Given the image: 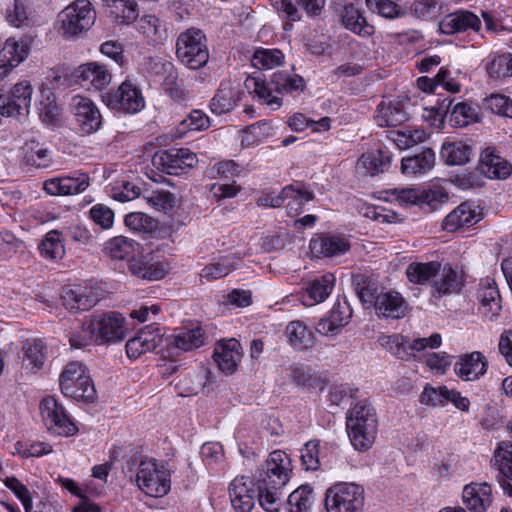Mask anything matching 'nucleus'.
<instances>
[{"mask_svg": "<svg viewBox=\"0 0 512 512\" xmlns=\"http://www.w3.org/2000/svg\"><path fill=\"white\" fill-rule=\"evenodd\" d=\"M124 223L131 231L143 237L151 236L158 230V221L142 212L127 214Z\"/></svg>", "mask_w": 512, "mask_h": 512, "instance_id": "nucleus-45", "label": "nucleus"}, {"mask_svg": "<svg viewBox=\"0 0 512 512\" xmlns=\"http://www.w3.org/2000/svg\"><path fill=\"white\" fill-rule=\"evenodd\" d=\"M374 308L378 316L399 319L405 315L407 303L399 292L381 291Z\"/></svg>", "mask_w": 512, "mask_h": 512, "instance_id": "nucleus-27", "label": "nucleus"}, {"mask_svg": "<svg viewBox=\"0 0 512 512\" xmlns=\"http://www.w3.org/2000/svg\"><path fill=\"white\" fill-rule=\"evenodd\" d=\"M434 164V151L430 148H425L418 154L403 158L401 170L404 174H424L430 171Z\"/></svg>", "mask_w": 512, "mask_h": 512, "instance_id": "nucleus-41", "label": "nucleus"}, {"mask_svg": "<svg viewBox=\"0 0 512 512\" xmlns=\"http://www.w3.org/2000/svg\"><path fill=\"white\" fill-rule=\"evenodd\" d=\"M41 254L49 259L61 258L64 253V245L62 244L60 232L52 230L48 232L39 245Z\"/></svg>", "mask_w": 512, "mask_h": 512, "instance_id": "nucleus-57", "label": "nucleus"}, {"mask_svg": "<svg viewBox=\"0 0 512 512\" xmlns=\"http://www.w3.org/2000/svg\"><path fill=\"white\" fill-rule=\"evenodd\" d=\"M341 21L346 29L361 35L370 36L374 32L373 26L369 25L359 9L354 5H346L341 13Z\"/></svg>", "mask_w": 512, "mask_h": 512, "instance_id": "nucleus-42", "label": "nucleus"}, {"mask_svg": "<svg viewBox=\"0 0 512 512\" xmlns=\"http://www.w3.org/2000/svg\"><path fill=\"white\" fill-rule=\"evenodd\" d=\"M363 505L364 489L355 483H337L326 491L327 512H362Z\"/></svg>", "mask_w": 512, "mask_h": 512, "instance_id": "nucleus-7", "label": "nucleus"}, {"mask_svg": "<svg viewBox=\"0 0 512 512\" xmlns=\"http://www.w3.org/2000/svg\"><path fill=\"white\" fill-rule=\"evenodd\" d=\"M452 99L446 98L438 106V113L447 116L450 112V123L453 126L464 127L479 121L478 108L468 103H457L450 111Z\"/></svg>", "mask_w": 512, "mask_h": 512, "instance_id": "nucleus-24", "label": "nucleus"}, {"mask_svg": "<svg viewBox=\"0 0 512 512\" xmlns=\"http://www.w3.org/2000/svg\"><path fill=\"white\" fill-rule=\"evenodd\" d=\"M472 148L462 141L447 142L442 145L440 156L450 166L464 165L470 161Z\"/></svg>", "mask_w": 512, "mask_h": 512, "instance_id": "nucleus-43", "label": "nucleus"}, {"mask_svg": "<svg viewBox=\"0 0 512 512\" xmlns=\"http://www.w3.org/2000/svg\"><path fill=\"white\" fill-rule=\"evenodd\" d=\"M106 13L118 24H129L138 17L137 3L134 0H103Z\"/></svg>", "mask_w": 512, "mask_h": 512, "instance_id": "nucleus-38", "label": "nucleus"}, {"mask_svg": "<svg viewBox=\"0 0 512 512\" xmlns=\"http://www.w3.org/2000/svg\"><path fill=\"white\" fill-rule=\"evenodd\" d=\"M28 54L29 45L26 41H17L14 38H9L5 41L0 52V61L11 72L28 57Z\"/></svg>", "mask_w": 512, "mask_h": 512, "instance_id": "nucleus-39", "label": "nucleus"}, {"mask_svg": "<svg viewBox=\"0 0 512 512\" xmlns=\"http://www.w3.org/2000/svg\"><path fill=\"white\" fill-rule=\"evenodd\" d=\"M248 87L253 86L254 93L260 98L266 101L267 105L271 106L272 109H278L281 106L280 98L273 96L272 92L275 91L273 85L270 82L261 81L259 78H251L248 80Z\"/></svg>", "mask_w": 512, "mask_h": 512, "instance_id": "nucleus-59", "label": "nucleus"}, {"mask_svg": "<svg viewBox=\"0 0 512 512\" xmlns=\"http://www.w3.org/2000/svg\"><path fill=\"white\" fill-rule=\"evenodd\" d=\"M488 72L494 78L512 76V54L507 53L495 57L488 67Z\"/></svg>", "mask_w": 512, "mask_h": 512, "instance_id": "nucleus-64", "label": "nucleus"}, {"mask_svg": "<svg viewBox=\"0 0 512 512\" xmlns=\"http://www.w3.org/2000/svg\"><path fill=\"white\" fill-rule=\"evenodd\" d=\"M464 286L463 274L461 271L455 270L451 265L441 264V268L437 276L432 282V290L438 297L458 293Z\"/></svg>", "mask_w": 512, "mask_h": 512, "instance_id": "nucleus-26", "label": "nucleus"}, {"mask_svg": "<svg viewBox=\"0 0 512 512\" xmlns=\"http://www.w3.org/2000/svg\"><path fill=\"white\" fill-rule=\"evenodd\" d=\"M205 336L201 327L182 329L174 335L169 344L182 350L191 351L204 345Z\"/></svg>", "mask_w": 512, "mask_h": 512, "instance_id": "nucleus-46", "label": "nucleus"}, {"mask_svg": "<svg viewBox=\"0 0 512 512\" xmlns=\"http://www.w3.org/2000/svg\"><path fill=\"white\" fill-rule=\"evenodd\" d=\"M292 472L287 454L281 450L270 453L264 465L254 475L260 506L267 512H277L281 506L280 490L288 483Z\"/></svg>", "mask_w": 512, "mask_h": 512, "instance_id": "nucleus-1", "label": "nucleus"}, {"mask_svg": "<svg viewBox=\"0 0 512 512\" xmlns=\"http://www.w3.org/2000/svg\"><path fill=\"white\" fill-rule=\"evenodd\" d=\"M399 149L404 150L423 143L427 134L422 129L392 130L387 135Z\"/></svg>", "mask_w": 512, "mask_h": 512, "instance_id": "nucleus-49", "label": "nucleus"}, {"mask_svg": "<svg viewBox=\"0 0 512 512\" xmlns=\"http://www.w3.org/2000/svg\"><path fill=\"white\" fill-rule=\"evenodd\" d=\"M4 484L21 501L25 512H36L33 510L31 493L24 484L16 477H7L4 480Z\"/></svg>", "mask_w": 512, "mask_h": 512, "instance_id": "nucleus-61", "label": "nucleus"}, {"mask_svg": "<svg viewBox=\"0 0 512 512\" xmlns=\"http://www.w3.org/2000/svg\"><path fill=\"white\" fill-rule=\"evenodd\" d=\"M236 268L232 257H223L218 261L206 265L200 274L201 278L207 281L223 278Z\"/></svg>", "mask_w": 512, "mask_h": 512, "instance_id": "nucleus-55", "label": "nucleus"}, {"mask_svg": "<svg viewBox=\"0 0 512 512\" xmlns=\"http://www.w3.org/2000/svg\"><path fill=\"white\" fill-rule=\"evenodd\" d=\"M485 106L494 114L512 118V100L504 95L492 94L485 99Z\"/></svg>", "mask_w": 512, "mask_h": 512, "instance_id": "nucleus-62", "label": "nucleus"}, {"mask_svg": "<svg viewBox=\"0 0 512 512\" xmlns=\"http://www.w3.org/2000/svg\"><path fill=\"white\" fill-rule=\"evenodd\" d=\"M481 220V213L469 203H461L443 220L442 227L448 232H454L463 227H469Z\"/></svg>", "mask_w": 512, "mask_h": 512, "instance_id": "nucleus-29", "label": "nucleus"}, {"mask_svg": "<svg viewBox=\"0 0 512 512\" xmlns=\"http://www.w3.org/2000/svg\"><path fill=\"white\" fill-rule=\"evenodd\" d=\"M283 59L284 55L278 49H258L254 52L251 63L257 69H273L279 66Z\"/></svg>", "mask_w": 512, "mask_h": 512, "instance_id": "nucleus-54", "label": "nucleus"}, {"mask_svg": "<svg viewBox=\"0 0 512 512\" xmlns=\"http://www.w3.org/2000/svg\"><path fill=\"white\" fill-rule=\"evenodd\" d=\"M33 87L29 81H21L16 83L9 92L3 93L7 95L18 109H21L25 115H28L32 101Z\"/></svg>", "mask_w": 512, "mask_h": 512, "instance_id": "nucleus-52", "label": "nucleus"}, {"mask_svg": "<svg viewBox=\"0 0 512 512\" xmlns=\"http://www.w3.org/2000/svg\"><path fill=\"white\" fill-rule=\"evenodd\" d=\"M198 162L195 153L186 148L161 150L154 154L153 165L162 172L178 175L193 168Z\"/></svg>", "mask_w": 512, "mask_h": 512, "instance_id": "nucleus-11", "label": "nucleus"}, {"mask_svg": "<svg viewBox=\"0 0 512 512\" xmlns=\"http://www.w3.org/2000/svg\"><path fill=\"white\" fill-rule=\"evenodd\" d=\"M39 409L42 421L50 432L64 437L73 436L78 432L65 408L54 397H45L40 402Z\"/></svg>", "mask_w": 512, "mask_h": 512, "instance_id": "nucleus-9", "label": "nucleus"}, {"mask_svg": "<svg viewBox=\"0 0 512 512\" xmlns=\"http://www.w3.org/2000/svg\"><path fill=\"white\" fill-rule=\"evenodd\" d=\"M240 101V92L237 86L230 81L221 82L217 92L211 99L210 109L216 115L232 111Z\"/></svg>", "mask_w": 512, "mask_h": 512, "instance_id": "nucleus-31", "label": "nucleus"}, {"mask_svg": "<svg viewBox=\"0 0 512 512\" xmlns=\"http://www.w3.org/2000/svg\"><path fill=\"white\" fill-rule=\"evenodd\" d=\"M366 4L385 18L394 19L406 14V10L392 0H366Z\"/></svg>", "mask_w": 512, "mask_h": 512, "instance_id": "nucleus-60", "label": "nucleus"}, {"mask_svg": "<svg viewBox=\"0 0 512 512\" xmlns=\"http://www.w3.org/2000/svg\"><path fill=\"white\" fill-rule=\"evenodd\" d=\"M86 329L96 338V344L116 343L125 338L124 317L115 311L95 312L86 317Z\"/></svg>", "mask_w": 512, "mask_h": 512, "instance_id": "nucleus-6", "label": "nucleus"}, {"mask_svg": "<svg viewBox=\"0 0 512 512\" xmlns=\"http://www.w3.org/2000/svg\"><path fill=\"white\" fill-rule=\"evenodd\" d=\"M95 18L96 13L88 0H76L59 14L61 30L66 37H74L88 30Z\"/></svg>", "mask_w": 512, "mask_h": 512, "instance_id": "nucleus-8", "label": "nucleus"}, {"mask_svg": "<svg viewBox=\"0 0 512 512\" xmlns=\"http://www.w3.org/2000/svg\"><path fill=\"white\" fill-rule=\"evenodd\" d=\"M441 263L437 261L430 262H412L406 269V276L410 283L416 285H426L434 281L439 273Z\"/></svg>", "mask_w": 512, "mask_h": 512, "instance_id": "nucleus-40", "label": "nucleus"}, {"mask_svg": "<svg viewBox=\"0 0 512 512\" xmlns=\"http://www.w3.org/2000/svg\"><path fill=\"white\" fill-rule=\"evenodd\" d=\"M350 249L349 241L338 235L319 234L310 241V250L317 257H335Z\"/></svg>", "mask_w": 512, "mask_h": 512, "instance_id": "nucleus-22", "label": "nucleus"}, {"mask_svg": "<svg viewBox=\"0 0 512 512\" xmlns=\"http://www.w3.org/2000/svg\"><path fill=\"white\" fill-rule=\"evenodd\" d=\"M229 496L236 512H250L255 505L256 492L246 476H238L229 485Z\"/></svg>", "mask_w": 512, "mask_h": 512, "instance_id": "nucleus-19", "label": "nucleus"}, {"mask_svg": "<svg viewBox=\"0 0 512 512\" xmlns=\"http://www.w3.org/2000/svg\"><path fill=\"white\" fill-rule=\"evenodd\" d=\"M353 285L362 304L374 307L380 294L376 283L370 278L358 274L353 277Z\"/></svg>", "mask_w": 512, "mask_h": 512, "instance_id": "nucleus-50", "label": "nucleus"}, {"mask_svg": "<svg viewBox=\"0 0 512 512\" xmlns=\"http://www.w3.org/2000/svg\"><path fill=\"white\" fill-rule=\"evenodd\" d=\"M59 384L62 393L75 400L92 403L97 397L94 383L81 362L72 361L66 364L60 374Z\"/></svg>", "mask_w": 512, "mask_h": 512, "instance_id": "nucleus-3", "label": "nucleus"}, {"mask_svg": "<svg viewBox=\"0 0 512 512\" xmlns=\"http://www.w3.org/2000/svg\"><path fill=\"white\" fill-rule=\"evenodd\" d=\"M209 126V117L200 110H194L180 122L179 130L184 133L186 131L204 130Z\"/></svg>", "mask_w": 512, "mask_h": 512, "instance_id": "nucleus-63", "label": "nucleus"}, {"mask_svg": "<svg viewBox=\"0 0 512 512\" xmlns=\"http://www.w3.org/2000/svg\"><path fill=\"white\" fill-rule=\"evenodd\" d=\"M138 243L124 236L110 239L105 244L106 253L115 260L132 259Z\"/></svg>", "mask_w": 512, "mask_h": 512, "instance_id": "nucleus-48", "label": "nucleus"}, {"mask_svg": "<svg viewBox=\"0 0 512 512\" xmlns=\"http://www.w3.org/2000/svg\"><path fill=\"white\" fill-rule=\"evenodd\" d=\"M477 297L482 305L483 314L490 320L499 315L501 310V297L496 283L491 279L481 281Z\"/></svg>", "mask_w": 512, "mask_h": 512, "instance_id": "nucleus-35", "label": "nucleus"}, {"mask_svg": "<svg viewBox=\"0 0 512 512\" xmlns=\"http://www.w3.org/2000/svg\"><path fill=\"white\" fill-rule=\"evenodd\" d=\"M168 264L155 259L151 254L132 257L129 271L132 275L149 281H157L165 277Z\"/></svg>", "mask_w": 512, "mask_h": 512, "instance_id": "nucleus-18", "label": "nucleus"}, {"mask_svg": "<svg viewBox=\"0 0 512 512\" xmlns=\"http://www.w3.org/2000/svg\"><path fill=\"white\" fill-rule=\"evenodd\" d=\"M313 502L312 489L300 486L288 497L289 512H307Z\"/></svg>", "mask_w": 512, "mask_h": 512, "instance_id": "nucleus-58", "label": "nucleus"}, {"mask_svg": "<svg viewBox=\"0 0 512 512\" xmlns=\"http://www.w3.org/2000/svg\"><path fill=\"white\" fill-rule=\"evenodd\" d=\"M102 98L109 108L127 114L137 113L145 106L141 91L130 80L122 82L116 91L105 93Z\"/></svg>", "mask_w": 512, "mask_h": 512, "instance_id": "nucleus-10", "label": "nucleus"}, {"mask_svg": "<svg viewBox=\"0 0 512 512\" xmlns=\"http://www.w3.org/2000/svg\"><path fill=\"white\" fill-rule=\"evenodd\" d=\"M391 153L387 149L364 153L357 162V170L370 176L387 171L391 164Z\"/></svg>", "mask_w": 512, "mask_h": 512, "instance_id": "nucleus-33", "label": "nucleus"}, {"mask_svg": "<svg viewBox=\"0 0 512 512\" xmlns=\"http://www.w3.org/2000/svg\"><path fill=\"white\" fill-rule=\"evenodd\" d=\"M104 296L103 289L96 286H65L61 291L63 306L72 311H86L94 307Z\"/></svg>", "mask_w": 512, "mask_h": 512, "instance_id": "nucleus-12", "label": "nucleus"}, {"mask_svg": "<svg viewBox=\"0 0 512 512\" xmlns=\"http://www.w3.org/2000/svg\"><path fill=\"white\" fill-rule=\"evenodd\" d=\"M479 169L491 179H504L511 174L512 166L491 148L485 149L480 155Z\"/></svg>", "mask_w": 512, "mask_h": 512, "instance_id": "nucleus-32", "label": "nucleus"}, {"mask_svg": "<svg viewBox=\"0 0 512 512\" xmlns=\"http://www.w3.org/2000/svg\"><path fill=\"white\" fill-rule=\"evenodd\" d=\"M288 343L296 351H305L312 348L316 338L314 333L299 320L291 321L285 329Z\"/></svg>", "mask_w": 512, "mask_h": 512, "instance_id": "nucleus-36", "label": "nucleus"}, {"mask_svg": "<svg viewBox=\"0 0 512 512\" xmlns=\"http://www.w3.org/2000/svg\"><path fill=\"white\" fill-rule=\"evenodd\" d=\"M462 499L472 512H485L492 503L491 487L487 483H471L464 487Z\"/></svg>", "mask_w": 512, "mask_h": 512, "instance_id": "nucleus-28", "label": "nucleus"}, {"mask_svg": "<svg viewBox=\"0 0 512 512\" xmlns=\"http://www.w3.org/2000/svg\"><path fill=\"white\" fill-rule=\"evenodd\" d=\"M480 27V19L474 13L465 10L450 13L439 22V30L446 35L465 32L468 29L478 31Z\"/></svg>", "mask_w": 512, "mask_h": 512, "instance_id": "nucleus-23", "label": "nucleus"}, {"mask_svg": "<svg viewBox=\"0 0 512 512\" xmlns=\"http://www.w3.org/2000/svg\"><path fill=\"white\" fill-rule=\"evenodd\" d=\"M494 461L502 477L512 481V444L501 442L494 452Z\"/></svg>", "mask_w": 512, "mask_h": 512, "instance_id": "nucleus-56", "label": "nucleus"}, {"mask_svg": "<svg viewBox=\"0 0 512 512\" xmlns=\"http://www.w3.org/2000/svg\"><path fill=\"white\" fill-rule=\"evenodd\" d=\"M176 56L189 69L197 70L204 67L209 60L204 33L195 28L180 33L176 41Z\"/></svg>", "mask_w": 512, "mask_h": 512, "instance_id": "nucleus-4", "label": "nucleus"}, {"mask_svg": "<svg viewBox=\"0 0 512 512\" xmlns=\"http://www.w3.org/2000/svg\"><path fill=\"white\" fill-rule=\"evenodd\" d=\"M346 426L350 441L356 450L366 451L371 448L378 428L374 407L367 401L357 402L349 411Z\"/></svg>", "mask_w": 512, "mask_h": 512, "instance_id": "nucleus-2", "label": "nucleus"}, {"mask_svg": "<svg viewBox=\"0 0 512 512\" xmlns=\"http://www.w3.org/2000/svg\"><path fill=\"white\" fill-rule=\"evenodd\" d=\"M488 369V360L480 351L459 356L454 365L455 374L463 381H475Z\"/></svg>", "mask_w": 512, "mask_h": 512, "instance_id": "nucleus-17", "label": "nucleus"}, {"mask_svg": "<svg viewBox=\"0 0 512 512\" xmlns=\"http://www.w3.org/2000/svg\"><path fill=\"white\" fill-rule=\"evenodd\" d=\"M335 286V277L331 273L316 276L306 283L302 292V303L314 306L324 302Z\"/></svg>", "mask_w": 512, "mask_h": 512, "instance_id": "nucleus-20", "label": "nucleus"}, {"mask_svg": "<svg viewBox=\"0 0 512 512\" xmlns=\"http://www.w3.org/2000/svg\"><path fill=\"white\" fill-rule=\"evenodd\" d=\"M375 119L381 127H395L406 122L409 119V113L401 101H382L378 106Z\"/></svg>", "mask_w": 512, "mask_h": 512, "instance_id": "nucleus-30", "label": "nucleus"}, {"mask_svg": "<svg viewBox=\"0 0 512 512\" xmlns=\"http://www.w3.org/2000/svg\"><path fill=\"white\" fill-rule=\"evenodd\" d=\"M164 333L154 325L142 329L134 338L126 343V353L129 358L136 359L140 355L151 352L163 342Z\"/></svg>", "mask_w": 512, "mask_h": 512, "instance_id": "nucleus-15", "label": "nucleus"}, {"mask_svg": "<svg viewBox=\"0 0 512 512\" xmlns=\"http://www.w3.org/2000/svg\"><path fill=\"white\" fill-rule=\"evenodd\" d=\"M76 77L81 86L86 89L102 90L111 82L112 75L107 67L97 62H90L81 65Z\"/></svg>", "mask_w": 512, "mask_h": 512, "instance_id": "nucleus-21", "label": "nucleus"}, {"mask_svg": "<svg viewBox=\"0 0 512 512\" xmlns=\"http://www.w3.org/2000/svg\"><path fill=\"white\" fill-rule=\"evenodd\" d=\"M5 18L9 25L22 28L30 25V17L22 0H13L5 10Z\"/></svg>", "mask_w": 512, "mask_h": 512, "instance_id": "nucleus-53", "label": "nucleus"}, {"mask_svg": "<svg viewBox=\"0 0 512 512\" xmlns=\"http://www.w3.org/2000/svg\"><path fill=\"white\" fill-rule=\"evenodd\" d=\"M270 84L278 93H291L304 89L303 78L299 75H290L287 72H276L272 75Z\"/></svg>", "mask_w": 512, "mask_h": 512, "instance_id": "nucleus-51", "label": "nucleus"}, {"mask_svg": "<svg viewBox=\"0 0 512 512\" xmlns=\"http://www.w3.org/2000/svg\"><path fill=\"white\" fill-rule=\"evenodd\" d=\"M70 107L82 133L92 134L100 129L102 116L90 99L76 95L72 98Z\"/></svg>", "mask_w": 512, "mask_h": 512, "instance_id": "nucleus-13", "label": "nucleus"}, {"mask_svg": "<svg viewBox=\"0 0 512 512\" xmlns=\"http://www.w3.org/2000/svg\"><path fill=\"white\" fill-rule=\"evenodd\" d=\"M352 317V309L348 301L337 299L327 317L316 325V331L322 335L334 336L339 329L346 326Z\"/></svg>", "mask_w": 512, "mask_h": 512, "instance_id": "nucleus-16", "label": "nucleus"}, {"mask_svg": "<svg viewBox=\"0 0 512 512\" xmlns=\"http://www.w3.org/2000/svg\"><path fill=\"white\" fill-rule=\"evenodd\" d=\"M90 185L86 173H74L72 176H62L48 179L43 184L45 192L52 196L75 195L84 192Z\"/></svg>", "mask_w": 512, "mask_h": 512, "instance_id": "nucleus-14", "label": "nucleus"}, {"mask_svg": "<svg viewBox=\"0 0 512 512\" xmlns=\"http://www.w3.org/2000/svg\"><path fill=\"white\" fill-rule=\"evenodd\" d=\"M138 30L153 45L161 44L166 38L165 25L154 15L143 16L139 20Z\"/></svg>", "mask_w": 512, "mask_h": 512, "instance_id": "nucleus-47", "label": "nucleus"}, {"mask_svg": "<svg viewBox=\"0 0 512 512\" xmlns=\"http://www.w3.org/2000/svg\"><path fill=\"white\" fill-rule=\"evenodd\" d=\"M441 335L438 333L432 334L427 338H417L412 341L404 336H401V340L398 341L397 347L393 351V355L402 360H408L414 356L415 352H420L425 348L431 349L437 348L441 345Z\"/></svg>", "mask_w": 512, "mask_h": 512, "instance_id": "nucleus-34", "label": "nucleus"}, {"mask_svg": "<svg viewBox=\"0 0 512 512\" xmlns=\"http://www.w3.org/2000/svg\"><path fill=\"white\" fill-rule=\"evenodd\" d=\"M213 357L222 372L227 375L234 373L242 358L240 342L232 338L219 343Z\"/></svg>", "mask_w": 512, "mask_h": 512, "instance_id": "nucleus-25", "label": "nucleus"}, {"mask_svg": "<svg viewBox=\"0 0 512 512\" xmlns=\"http://www.w3.org/2000/svg\"><path fill=\"white\" fill-rule=\"evenodd\" d=\"M170 471L154 459L142 460L136 474L137 486L148 496L163 497L171 488Z\"/></svg>", "mask_w": 512, "mask_h": 512, "instance_id": "nucleus-5", "label": "nucleus"}, {"mask_svg": "<svg viewBox=\"0 0 512 512\" xmlns=\"http://www.w3.org/2000/svg\"><path fill=\"white\" fill-rule=\"evenodd\" d=\"M24 160L27 165L36 168H48L53 160L51 152L43 144L35 140L28 141L24 146Z\"/></svg>", "mask_w": 512, "mask_h": 512, "instance_id": "nucleus-44", "label": "nucleus"}, {"mask_svg": "<svg viewBox=\"0 0 512 512\" xmlns=\"http://www.w3.org/2000/svg\"><path fill=\"white\" fill-rule=\"evenodd\" d=\"M283 205L288 214L295 216L302 212L304 205L313 200L314 195L301 184L288 185L282 189Z\"/></svg>", "mask_w": 512, "mask_h": 512, "instance_id": "nucleus-37", "label": "nucleus"}]
</instances>
